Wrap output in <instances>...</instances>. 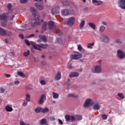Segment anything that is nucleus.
<instances>
[{"label":"nucleus","instance_id":"1","mask_svg":"<svg viewBox=\"0 0 125 125\" xmlns=\"http://www.w3.org/2000/svg\"><path fill=\"white\" fill-rule=\"evenodd\" d=\"M101 62H102V61L101 60H100L98 62L97 65H96L92 70V72L93 73H95L96 74H99L102 72V66H101Z\"/></svg>","mask_w":125,"mask_h":125},{"label":"nucleus","instance_id":"2","mask_svg":"<svg viewBox=\"0 0 125 125\" xmlns=\"http://www.w3.org/2000/svg\"><path fill=\"white\" fill-rule=\"evenodd\" d=\"M7 18H8V16L6 13L0 15V21H1L2 27H5L7 25Z\"/></svg>","mask_w":125,"mask_h":125},{"label":"nucleus","instance_id":"3","mask_svg":"<svg viewBox=\"0 0 125 125\" xmlns=\"http://www.w3.org/2000/svg\"><path fill=\"white\" fill-rule=\"evenodd\" d=\"M31 43L34 48L37 49V50H42V48H46L47 47V44H41L40 45H36L33 42H31Z\"/></svg>","mask_w":125,"mask_h":125},{"label":"nucleus","instance_id":"4","mask_svg":"<svg viewBox=\"0 0 125 125\" xmlns=\"http://www.w3.org/2000/svg\"><path fill=\"white\" fill-rule=\"evenodd\" d=\"M94 103V102L93 101V100L91 99H87L85 101V103L84 104V107L85 108L90 107V106H92Z\"/></svg>","mask_w":125,"mask_h":125},{"label":"nucleus","instance_id":"5","mask_svg":"<svg viewBox=\"0 0 125 125\" xmlns=\"http://www.w3.org/2000/svg\"><path fill=\"white\" fill-rule=\"evenodd\" d=\"M42 20L40 21V19L38 18L36 19L32 20L31 21V24L32 27H35V26H37V25H40L41 23H42Z\"/></svg>","mask_w":125,"mask_h":125},{"label":"nucleus","instance_id":"6","mask_svg":"<svg viewBox=\"0 0 125 125\" xmlns=\"http://www.w3.org/2000/svg\"><path fill=\"white\" fill-rule=\"evenodd\" d=\"M102 41L104 43H108L110 42V38H109V36L103 34L101 37Z\"/></svg>","mask_w":125,"mask_h":125},{"label":"nucleus","instance_id":"7","mask_svg":"<svg viewBox=\"0 0 125 125\" xmlns=\"http://www.w3.org/2000/svg\"><path fill=\"white\" fill-rule=\"evenodd\" d=\"M83 57L82 54L80 53H75L71 56V59L72 60H78V59H80Z\"/></svg>","mask_w":125,"mask_h":125},{"label":"nucleus","instance_id":"8","mask_svg":"<svg viewBox=\"0 0 125 125\" xmlns=\"http://www.w3.org/2000/svg\"><path fill=\"white\" fill-rule=\"evenodd\" d=\"M93 109L95 111H98V110H100L101 108V106L100 105V103L97 101L94 102L93 104Z\"/></svg>","mask_w":125,"mask_h":125},{"label":"nucleus","instance_id":"9","mask_svg":"<svg viewBox=\"0 0 125 125\" xmlns=\"http://www.w3.org/2000/svg\"><path fill=\"white\" fill-rule=\"evenodd\" d=\"M117 57L119 59H124L125 57V54L122 50H117Z\"/></svg>","mask_w":125,"mask_h":125},{"label":"nucleus","instance_id":"10","mask_svg":"<svg viewBox=\"0 0 125 125\" xmlns=\"http://www.w3.org/2000/svg\"><path fill=\"white\" fill-rule=\"evenodd\" d=\"M118 4L120 8L125 10V0H119Z\"/></svg>","mask_w":125,"mask_h":125},{"label":"nucleus","instance_id":"11","mask_svg":"<svg viewBox=\"0 0 125 125\" xmlns=\"http://www.w3.org/2000/svg\"><path fill=\"white\" fill-rule=\"evenodd\" d=\"M74 24H75V18L73 17L69 18L67 22V24L69 26H73Z\"/></svg>","mask_w":125,"mask_h":125},{"label":"nucleus","instance_id":"12","mask_svg":"<svg viewBox=\"0 0 125 125\" xmlns=\"http://www.w3.org/2000/svg\"><path fill=\"white\" fill-rule=\"evenodd\" d=\"M93 4L95 5L96 6H99V5H101L103 3V2L101 0H92Z\"/></svg>","mask_w":125,"mask_h":125},{"label":"nucleus","instance_id":"13","mask_svg":"<svg viewBox=\"0 0 125 125\" xmlns=\"http://www.w3.org/2000/svg\"><path fill=\"white\" fill-rule=\"evenodd\" d=\"M80 74L77 72H72L69 74L70 78H75L76 77H79Z\"/></svg>","mask_w":125,"mask_h":125},{"label":"nucleus","instance_id":"14","mask_svg":"<svg viewBox=\"0 0 125 125\" xmlns=\"http://www.w3.org/2000/svg\"><path fill=\"white\" fill-rule=\"evenodd\" d=\"M46 98V97L45 96V95L42 94L39 100V104H42V103L44 102V100H45Z\"/></svg>","mask_w":125,"mask_h":125},{"label":"nucleus","instance_id":"15","mask_svg":"<svg viewBox=\"0 0 125 125\" xmlns=\"http://www.w3.org/2000/svg\"><path fill=\"white\" fill-rule=\"evenodd\" d=\"M60 9V8H55L52 9L51 12L52 14H53V15L55 14H58L59 13V10Z\"/></svg>","mask_w":125,"mask_h":125},{"label":"nucleus","instance_id":"16","mask_svg":"<svg viewBox=\"0 0 125 125\" xmlns=\"http://www.w3.org/2000/svg\"><path fill=\"white\" fill-rule=\"evenodd\" d=\"M7 32L5 30L0 27V36H6Z\"/></svg>","mask_w":125,"mask_h":125},{"label":"nucleus","instance_id":"17","mask_svg":"<svg viewBox=\"0 0 125 125\" xmlns=\"http://www.w3.org/2000/svg\"><path fill=\"white\" fill-rule=\"evenodd\" d=\"M61 79V73L58 71L56 75L55 80V81H59Z\"/></svg>","mask_w":125,"mask_h":125},{"label":"nucleus","instance_id":"18","mask_svg":"<svg viewBox=\"0 0 125 125\" xmlns=\"http://www.w3.org/2000/svg\"><path fill=\"white\" fill-rule=\"evenodd\" d=\"M106 30V27L104 25H101L99 27V32L100 33H104L105 30Z\"/></svg>","mask_w":125,"mask_h":125},{"label":"nucleus","instance_id":"19","mask_svg":"<svg viewBox=\"0 0 125 125\" xmlns=\"http://www.w3.org/2000/svg\"><path fill=\"white\" fill-rule=\"evenodd\" d=\"M5 110H6L7 112H12V111H13V108L11 106L7 105L5 107Z\"/></svg>","mask_w":125,"mask_h":125},{"label":"nucleus","instance_id":"20","mask_svg":"<svg viewBox=\"0 0 125 125\" xmlns=\"http://www.w3.org/2000/svg\"><path fill=\"white\" fill-rule=\"evenodd\" d=\"M88 25L89 26V27H90V28H91L93 30H95L96 29V25L93 22H89L88 23Z\"/></svg>","mask_w":125,"mask_h":125},{"label":"nucleus","instance_id":"21","mask_svg":"<svg viewBox=\"0 0 125 125\" xmlns=\"http://www.w3.org/2000/svg\"><path fill=\"white\" fill-rule=\"evenodd\" d=\"M48 26L49 29H50V30H52L53 28H54V22L52 21H49L48 23Z\"/></svg>","mask_w":125,"mask_h":125},{"label":"nucleus","instance_id":"22","mask_svg":"<svg viewBox=\"0 0 125 125\" xmlns=\"http://www.w3.org/2000/svg\"><path fill=\"white\" fill-rule=\"evenodd\" d=\"M62 14L64 16H68L70 14V12L68 9H64L62 11Z\"/></svg>","mask_w":125,"mask_h":125},{"label":"nucleus","instance_id":"23","mask_svg":"<svg viewBox=\"0 0 125 125\" xmlns=\"http://www.w3.org/2000/svg\"><path fill=\"white\" fill-rule=\"evenodd\" d=\"M31 12H32V14L34 17H36V15H37V10L34 7L31 8Z\"/></svg>","mask_w":125,"mask_h":125},{"label":"nucleus","instance_id":"24","mask_svg":"<svg viewBox=\"0 0 125 125\" xmlns=\"http://www.w3.org/2000/svg\"><path fill=\"white\" fill-rule=\"evenodd\" d=\"M68 97H73V98H78V97H79V95L69 93L68 94Z\"/></svg>","mask_w":125,"mask_h":125},{"label":"nucleus","instance_id":"25","mask_svg":"<svg viewBox=\"0 0 125 125\" xmlns=\"http://www.w3.org/2000/svg\"><path fill=\"white\" fill-rule=\"evenodd\" d=\"M94 45V42H92V43H88L87 44V48H90V49H92L93 48L92 46Z\"/></svg>","mask_w":125,"mask_h":125},{"label":"nucleus","instance_id":"26","mask_svg":"<svg viewBox=\"0 0 125 125\" xmlns=\"http://www.w3.org/2000/svg\"><path fill=\"white\" fill-rule=\"evenodd\" d=\"M25 100L28 101V102H30L31 101V95L29 94H26L25 95Z\"/></svg>","mask_w":125,"mask_h":125},{"label":"nucleus","instance_id":"27","mask_svg":"<svg viewBox=\"0 0 125 125\" xmlns=\"http://www.w3.org/2000/svg\"><path fill=\"white\" fill-rule=\"evenodd\" d=\"M39 38L40 39H41V40L43 41V42H46L47 40H46V37H45V36L43 35H39Z\"/></svg>","mask_w":125,"mask_h":125},{"label":"nucleus","instance_id":"28","mask_svg":"<svg viewBox=\"0 0 125 125\" xmlns=\"http://www.w3.org/2000/svg\"><path fill=\"white\" fill-rule=\"evenodd\" d=\"M84 24H85V21H82L79 25V29H83V26H84Z\"/></svg>","mask_w":125,"mask_h":125},{"label":"nucleus","instance_id":"29","mask_svg":"<svg viewBox=\"0 0 125 125\" xmlns=\"http://www.w3.org/2000/svg\"><path fill=\"white\" fill-rule=\"evenodd\" d=\"M52 95H53V98H54L55 99H57V98L59 97V94L54 92L52 93Z\"/></svg>","mask_w":125,"mask_h":125},{"label":"nucleus","instance_id":"30","mask_svg":"<svg viewBox=\"0 0 125 125\" xmlns=\"http://www.w3.org/2000/svg\"><path fill=\"white\" fill-rule=\"evenodd\" d=\"M49 111V109L47 107H45L44 108H42L41 112L42 113H43V114H45V113H47Z\"/></svg>","mask_w":125,"mask_h":125},{"label":"nucleus","instance_id":"31","mask_svg":"<svg viewBox=\"0 0 125 125\" xmlns=\"http://www.w3.org/2000/svg\"><path fill=\"white\" fill-rule=\"evenodd\" d=\"M18 76H20V77H21L22 78H25V77H26L25 74H24V73H23V72L22 71L18 72Z\"/></svg>","mask_w":125,"mask_h":125},{"label":"nucleus","instance_id":"32","mask_svg":"<svg viewBox=\"0 0 125 125\" xmlns=\"http://www.w3.org/2000/svg\"><path fill=\"white\" fill-rule=\"evenodd\" d=\"M35 6L40 10H42V9H43V6H42V5H38L37 3H35Z\"/></svg>","mask_w":125,"mask_h":125},{"label":"nucleus","instance_id":"33","mask_svg":"<svg viewBox=\"0 0 125 125\" xmlns=\"http://www.w3.org/2000/svg\"><path fill=\"white\" fill-rule=\"evenodd\" d=\"M115 43H118V44H122L123 43V41H122L120 39H117L115 40Z\"/></svg>","mask_w":125,"mask_h":125},{"label":"nucleus","instance_id":"34","mask_svg":"<svg viewBox=\"0 0 125 125\" xmlns=\"http://www.w3.org/2000/svg\"><path fill=\"white\" fill-rule=\"evenodd\" d=\"M76 121H82L83 120V117L80 115H76Z\"/></svg>","mask_w":125,"mask_h":125},{"label":"nucleus","instance_id":"35","mask_svg":"<svg viewBox=\"0 0 125 125\" xmlns=\"http://www.w3.org/2000/svg\"><path fill=\"white\" fill-rule=\"evenodd\" d=\"M42 108L37 107V108H35V113H40V112H42Z\"/></svg>","mask_w":125,"mask_h":125},{"label":"nucleus","instance_id":"36","mask_svg":"<svg viewBox=\"0 0 125 125\" xmlns=\"http://www.w3.org/2000/svg\"><path fill=\"white\" fill-rule=\"evenodd\" d=\"M40 82L42 85H45L46 84V82L44 80L40 79Z\"/></svg>","mask_w":125,"mask_h":125},{"label":"nucleus","instance_id":"37","mask_svg":"<svg viewBox=\"0 0 125 125\" xmlns=\"http://www.w3.org/2000/svg\"><path fill=\"white\" fill-rule=\"evenodd\" d=\"M78 49L79 50V51H81L83 50V51H85V49L83 48V47L82 46V45L80 44L78 45Z\"/></svg>","mask_w":125,"mask_h":125},{"label":"nucleus","instance_id":"38","mask_svg":"<svg viewBox=\"0 0 125 125\" xmlns=\"http://www.w3.org/2000/svg\"><path fill=\"white\" fill-rule=\"evenodd\" d=\"M41 125H45L46 124V119H42L40 121Z\"/></svg>","mask_w":125,"mask_h":125},{"label":"nucleus","instance_id":"39","mask_svg":"<svg viewBox=\"0 0 125 125\" xmlns=\"http://www.w3.org/2000/svg\"><path fill=\"white\" fill-rule=\"evenodd\" d=\"M117 95L121 98V99H124V98H125V96H124L123 93H118Z\"/></svg>","mask_w":125,"mask_h":125},{"label":"nucleus","instance_id":"40","mask_svg":"<svg viewBox=\"0 0 125 125\" xmlns=\"http://www.w3.org/2000/svg\"><path fill=\"white\" fill-rule=\"evenodd\" d=\"M46 28H47V23H46V22H45L42 26V30L45 31V30H46Z\"/></svg>","mask_w":125,"mask_h":125},{"label":"nucleus","instance_id":"41","mask_svg":"<svg viewBox=\"0 0 125 125\" xmlns=\"http://www.w3.org/2000/svg\"><path fill=\"white\" fill-rule=\"evenodd\" d=\"M65 119L67 122H70L71 121V118H70V116L66 115L65 116Z\"/></svg>","mask_w":125,"mask_h":125},{"label":"nucleus","instance_id":"42","mask_svg":"<svg viewBox=\"0 0 125 125\" xmlns=\"http://www.w3.org/2000/svg\"><path fill=\"white\" fill-rule=\"evenodd\" d=\"M29 54H30V51L29 50H28L27 52H25L23 53L24 56H25L26 57H27V56H29Z\"/></svg>","mask_w":125,"mask_h":125},{"label":"nucleus","instance_id":"43","mask_svg":"<svg viewBox=\"0 0 125 125\" xmlns=\"http://www.w3.org/2000/svg\"><path fill=\"white\" fill-rule=\"evenodd\" d=\"M102 118L103 120H107V118H108V116L106 115L105 114H103L102 115Z\"/></svg>","mask_w":125,"mask_h":125},{"label":"nucleus","instance_id":"44","mask_svg":"<svg viewBox=\"0 0 125 125\" xmlns=\"http://www.w3.org/2000/svg\"><path fill=\"white\" fill-rule=\"evenodd\" d=\"M71 122H75V121H76V120H77V118H76V115L75 116H71Z\"/></svg>","mask_w":125,"mask_h":125},{"label":"nucleus","instance_id":"45","mask_svg":"<svg viewBox=\"0 0 125 125\" xmlns=\"http://www.w3.org/2000/svg\"><path fill=\"white\" fill-rule=\"evenodd\" d=\"M25 88H26V90H32V89H33L32 88V86H30V85H29V86H26L25 87Z\"/></svg>","mask_w":125,"mask_h":125},{"label":"nucleus","instance_id":"46","mask_svg":"<svg viewBox=\"0 0 125 125\" xmlns=\"http://www.w3.org/2000/svg\"><path fill=\"white\" fill-rule=\"evenodd\" d=\"M24 42H25V44H26V45H31V43H30L29 42V41L28 40H24Z\"/></svg>","mask_w":125,"mask_h":125},{"label":"nucleus","instance_id":"47","mask_svg":"<svg viewBox=\"0 0 125 125\" xmlns=\"http://www.w3.org/2000/svg\"><path fill=\"white\" fill-rule=\"evenodd\" d=\"M29 0H20L21 3H27Z\"/></svg>","mask_w":125,"mask_h":125},{"label":"nucleus","instance_id":"48","mask_svg":"<svg viewBox=\"0 0 125 125\" xmlns=\"http://www.w3.org/2000/svg\"><path fill=\"white\" fill-rule=\"evenodd\" d=\"M67 68L68 69H73V68L74 67L72 66V64H71V63H68L67 64Z\"/></svg>","mask_w":125,"mask_h":125},{"label":"nucleus","instance_id":"49","mask_svg":"<svg viewBox=\"0 0 125 125\" xmlns=\"http://www.w3.org/2000/svg\"><path fill=\"white\" fill-rule=\"evenodd\" d=\"M5 91V90L3 88H0V93H3Z\"/></svg>","mask_w":125,"mask_h":125},{"label":"nucleus","instance_id":"50","mask_svg":"<svg viewBox=\"0 0 125 125\" xmlns=\"http://www.w3.org/2000/svg\"><path fill=\"white\" fill-rule=\"evenodd\" d=\"M57 42H58V43H62V39H61V38H59L57 39Z\"/></svg>","mask_w":125,"mask_h":125},{"label":"nucleus","instance_id":"51","mask_svg":"<svg viewBox=\"0 0 125 125\" xmlns=\"http://www.w3.org/2000/svg\"><path fill=\"white\" fill-rule=\"evenodd\" d=\"M28 104V101H27L26 100L25 101L23 102V106H27V104Z\"/></svg>","mask_w":125,"mask_h":125},{"label":"nucleus","instance_id":"52","mask_svg":"<svg viewBox=\"0 0 125 125\" xmlns=\"http://www.w3.org/2000/svg\"><path fill=\"white\" fill-rule=\"evenodd\" d=\"M19 37L20 38H21V39L22 40L24 39V35H23V34H21L19 35Z\"/></svg>","mask_w":125,"mask_h":125},{"label":"nucleus","instance_id":"53","mask_svg":"<svg viewBox=\"0 0 125 125\" xmlns=\"http://www.w3.org/2000/svg\"><path fill=\"white\" fill-rule=\"evenodd\" d=\"M55 120V118H54V117H50V121H51V122L54 121Z\"/></svg>","mask_w":125,"mask_h":125},{"label":"nucleus","instance_id":"54","mask_svg":"<svg viewBox=\"0 0 125 125\" xmlns=\"http://www.w3.org/2000/svg\"><path fill=\"white\" fill-rule=\"evenodd\" d=\"M7 7L9 9H11L12 8V6L11 5V4H9L7 6Z\"/></svg>","mask_w":125,"mask_h":125},{"label":"nucleus","instance_id":"55","mask_svg":"<svg viewBox=\"0 0 125 125\" xmlns=\"http://www.w3.org/2000/svg\"><path fill=\"white\" fill-rule=\"evenodd\" d=\"M4 75V76H5L6 78H10V77H11L10 74H7L5 73Z\"/></svg>","mask_w":125,"mask_h":125},{"label":"nucleus","instance_id":"56","mask_svg":"<svg viewBox=\"0 0 125 125\" xmlns=\"http://www.w3.org/2000/svg\"><path fill=\"white\" fill-rule=\"evenodd\" d=\"M15 84H19L20 83V82L19 81H17L14 82Z\"/></svg>","mask_w":125,"mask_h":125},{"label":"nucleus","instance_id":"57","mask_svg":"<svg viewBox=\"0 0 125 125\" xmlns=\"http://www.w3.org/2000/svg\"><path fill=\"white\" fill-rule=\"evenodd\" d=\"M102 25H104V26H107V22L105 21H103L102 22Z\"/></svg>","mask_w":125,"mask_h":125},{"label":"nucleus","instance_id":"58","mask_svg":"<svg viewBox=\"0 0 125 125\" xmlns=\"http://www.w3.org/2000/svg\"><path fill=\"white\" fill-rule=\"evenodd\" d=\"M58 121H59V123L60 125H63V122H62L61 121V120L59 119Z\"/></svg>","mask_w":125,"mask_h":125},{"label":"nucleus","instance_id":"59","mask_svg":"<svg viewBox=\"0 0 125 125\" xmlns=\"http://www.w3.org/2000/svg\"><path fill=\"white\" fill-rule=\"evenodd\" d=\"M11 55H12V56H14V55H15V53L14 51H12L11 52Z\"/></svg>","mask_w":125,"mask_h":125},{"label":"nucleus","instance_id":"60","mask_svg":"<svg viewBox=\"0 0 125 125\" xmlns=\"http://www.w3.org/2000/svg\"><path fill=\"white\" fill-rule=\"evenodd\" d=\"M63 4L64 5H69V2L68 1H65V2L63 3Z\"/></svg>","mask_w":125,"mask_h":125},{"label":"nucleus","instance_id":"61","mask_svg":"<svg viewBox=\"0 0 125 125\" xmlns=\"http://www.w3.org/2000/svg\"><path fill=\"white\" fill-rule=\"evenodd\" d=\"M21 27H22V28L24 29L25 28H26V24H25V23L22 24Z\"/></svg>","mask_w":125,"mask_h":125},{"label":"nucleus","instance_id":"62","mask_svg":"<svg viewBox=\"0 0 125 125\" xmlns=\"http://www.w3.org/2000/svg\"><path fill=\"white\" fill-rule=\"evenodd\" d=\"M42 63L43 65V66H46V62H42Z\"/></svg>","mask_w":125,"mask_h":125},{"label":"nucleus","instance_id":"63","mask_svg":"<svg viewBox=\"0 0 125 125\" xmlns=\"http://www.w3.org/2000/svg\"><path fill=\"white\" fill-rule=\"evenodd\" d=\"M34 37H35V35L31 34L28 37V38H33Z\"/></svg>","mask_w":125,"mask_h":125},{"label":"nucleus","instance_id":"64","mask_svg":"<svg viewBox=\"0 0 125 125\" xmlns=\"http://www.w3.org/2000/svg\"><path fill=\"white\" fill-rule=\"evenodd\" d=\"M13 18H14V16H12L10 18V20H13Z\"/></svg>","mask_w":125,"mask_h":125}]
</instances>
